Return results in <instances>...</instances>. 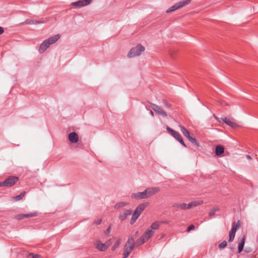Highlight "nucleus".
<instances>
[{
	"label": "nucleus",
	"instance_id": "nucleus-1",
	"mask_svg": "<svg viewBox=\"0 0 258 258\" xmlns=\"http://www.w3.org/2000/svg\"><path fill=\"white\" fill-rule=\"evenodd\" d=\"M59 38L60 35L56 34L44 40L40 45L39 49V52L43 53L51 44L55 43Z\"/></svg>",
	"mask_w": 258,
	"mask_h": 258
},
{
	"label": "nucleus",
	"instance_id": "nucleus-2",
	"mask_svg": "<svg viewBox=\"0 0 258 258\" xmlns=\"http://www.w3.org/2000/svg\"><path fill=\"white\" fill-rule=\"evenodd\" d=\"M134 238L131 236L125 244L123 253V257L127 258L134 248Z\"/></svg>",
	"mask_w": 258,
	"mask_h": 258
},
{
	"label": "nucleus",
	"instance_id": "nucleus-3",
	"mask_svg": "<svg viewBox=\"0 0 258 258\" xmlns=\"http://www.w3.org/2000/svg\"><path fill=\"white\" fill-rule=\"evenodd\" d=\"M203 203V201H192L188 204H186L185 203L175 204L174 205H173V207L174 208L180 209L181 210H187L201 205Z\"/></svg>",
	"mask_w": 258,
	"mask_h": 258
},
{
	"label": "nucleus",
	"instance_id": "nucleus-4",
	"mask_svg": "<svg viewBox=\"0 0 258 258\" xmlns=\"http://www.w3.org/2000/svg\"><path fill=\"white\" fill-rule=\"evenodd\" d=\"M145 49V47L139 44L130 50L127 54V56L128 57L132 58L140 55L142 52L144 51Z\"/></svg>",
	"mask_w": 258,
	"mask_h": 258
},
{
	"label": "nucleus",
	"instance_id": "nucleus-5",
	"mask_svg": "<svg viewBox=\"0 0 258 258\" xmlns=\"http://www.w3.org/2000/svg\"><path fill=\"white\" fill-rule=\"evenodd\" d=\"M19 181V177L10 176L4 181L0 182V186L12 187Z\"/></svg>",
	"mask_w": 258,
	"mask_h": 258
},
{
	"label": "nucleus",
	"instance_id": "nucleus-6",
	"mask_svg": "<svg viewBox=\"0 0 258 258\" xmlns=\"http://www.w3.org/2000/svg\"><path fill=\"white\" fill-rule=\"evenodd\" d=\"M240 221H238L237 223H235V222L232 223V228L229 232L228 242H231L234 240L235 235V233L237 230L238 229L240 228Z\"/></svg>",
	"mask_w": 258,
	"mask_h": 258
},
{
	"label": "nucleus",
	"instance_id": "nucleus-7",
	"mask_svg": "<svg viewBox=\"0 0 258 258\" xmlns=\"http://www.w3.org/2000/svg\"><path fill=\"white\" fill-rule=\"evenodd\" d=\"M166 130L176 140H177L182 146H183L184 147H186V146L184 143L180 134L178 132L172 130L168 126L166 127Z\"/></svg>",
	"mask_w": 258,
	"mask_h": 258
},
{
	"label": "nucleus",
	"instance_id": "nucleus-8",
	"mask_svg": "<svg viewBox=\"0 0 258 258\" xmlns=\"http://www.w3.org/2000/svg\"><path fill=\"white\" fill-rule=\"evenodd\" d=\"M191 0H185L183 1L179 2L176 4H175L174 5L172 6V7H170L166 11V12L167 13H169L172 12H173L176 10H178L180 8H181L185 6L188 5L190 2Z\"/></svg>",
	"mask_w": 258,
	"mask_h": 258
},
{
	"label": "nucleus",
	"instance_id": "nucleus-9",
	"mask_svg": "<svg viewBox=\"0 0 258 258\" xmlns=\"http://www.w3.org/2000/svg\"><path fill=\"white\" fill-rule=\"evenodd\" d=\"M151 107L152 109L158 114L161 115L163 117H167V113L164 111L161 107L155 104L152 103Z\"/></svg>",
	"mask_w": 258,
	"mask_h": 258
},
{
	"label": "nucleus",
	"instance_id": "nucleus-10",
	"mask_svg": "<svg viewBox=\"0 0 258 258\" xmlns=\"http://www.w3.org/2000/svg\"><path fill=\"white\" fill-rule=\"evenodd\" d=\"M92 0H80L72 3V5L76 8H81L89 5Z\"/></svg>",
	"mask_w": 258,
	"mask_h": 258
},
{
	"label": "nucleus",
	"instance_id": "nucleus-11",
	"mask_svg": "<svg viewBox=\"0 0 258 258\" xmlns=\"http://www.w3.org/2000/svg\"><path fill=\"white\" fill-rule=\"evenodd\" d=\"M160 188L158 187H149L145 190L146 193L147 198L151 197L152 196L158 193L160 191Z\"/></svg>",
	"mask_w": 258,
	"mask_h": 258
},
{
	"label": "nucleus",
	"instance_id": "nucleus-12",
	"mask_svg": "<svg viewBox=\"0 0 258 258\" xmlns=\"http://www.w3.org/2000/svg\"><path fill=\"white\" fill-rule=\"evenodd\" d=\"M131 197L132 198L136 200H140L147 198L146 196V193H145V190L143 192L133 193L131 194Z\"/></svg>",
	"mask_w": 258,
	"mask_h": 258
},
{
	"label": "nucleus",
	"instance_id": "nucleus-13",
	"mask_svg": "<svg viewBox=\"0 0 258 258\" xmlns=\"http://www.w3.org/2000/svg\"><path fill=\"white\" fill-rule=\"evenodd\" d=\"M94 246L96 249L100 251H105L107 249L106 245L102 243L100 240H97L94 243Z\"/></svg>",
	"mask_w": 258,
	"mask_h": 258
},
{
	"label": "nucleus",
	"instance_id": "nucleus-14",
	"mask_svg": "<svg viewBox=\"0 0 258 258\" xmlns=\"http://www.w3.org/2000/svg\"><path fill=\"white\" fill-rule=\"evenodd\" d=\"M221 119L227 125L231 126L232 128H236L238 126L236 123L228 118L226 117L221 118Z\"/></svg>",
	"mask_w": 258,
	"mask_h": 258
},
{
	"label": "nucleus",
	"instance_id": "nucleus-15",
	"mask_svg": "<svg viewBox=\"0 0 258 258\" xmlns=\"http://www.w3.org/2000/svg\"><path fill=\"white\" fill-rule=\"evenodd\" d=\"M68 138L69 141L72 143H76L78 142V136L75 132H73L69 134Z\"/></svg>",
	"mask_w": 258,
	"mask_h": 258
},
{
	"label": "nucleus",
	"instance_id": "nucleus-16",
	"mask_svg": "<svg viewBox=\"0 0 258 258\" xmlns=\"http://www.w3.org/2000/svg\"><path fill=\"white\" fill-rule=\"evenodd\" d=\"M246 239L245 235H243L242 237L239 239L238 244V252L240 253L243 248Z\"/></svg>",
	"mask_w": 258,
	"mask_h": 258
},
{
	"label": "nucleus",
	"instance_id": "nucleus-17",
	"mask_svg": "<svg viewBox=\"0 0 258 258\" xmlns=\"http://www.w3.org/2000/svg\"><path fill=\"white\" fill-rule=\"evenodd\" d=\"M37 215H38V214L37 212H32V213H31L29 214H20V215H18L17 218L18 219L22 220L24 218L33 217L37 216Z\"/></svg>",
	"mask_w": 258,
	"mask_h": 258
},
{
	"label": "nucleus",
	"instance_id": "nucleus-18",
	"mask_svg": "<svg viewBox=\"0 0 258 258\" xmlns=\"http://www.w3.org/2000/svg\"><path fill=\"white\" fill-rule=\"evenodd\" d=\"M155 232L153 230L148 229L147 230L143 236L144 237L145 240H148L152 236H153Z\"/></svg>",
	"mask_w": 258,
	"mask_h": 258
},
{
	"label": "nucleus",
	"instance_id": "nucleus-19",
	"mask_svg": "<svg viewBox=\"0 0 258 258\" xmlns=\"http://www.w3.org/2000/svg\"><path fill=\"white\" fill-rule=\"evenodd\" d=\"M132 211L129 210L124 211L119 215V218L121 221L124 220L128 216L131 214Z\"/></svg>",
	"mask_w": 258,
	"mask_h": 258
},
{
	"label": "nucleus",
	"instance_id": "nucleus-20",
	"mask_svg": "<svg viewBox=\"0 0 258 258\" xmlns=\"http://www.w3.org/2000/svg\"><path fill=\"white\" fill-rule=\"evenodd\" d=\"M224 151V147L221 145H218L216 147L215 153L218 156H220Z\"/></svg>",
	"mask_w": 258,
	"mask_h": 258
},
{
	"label": "nucleus",
	"instance_id": "nucleus-21",
	"mask_svg": "<svg viewBox=\"0 0 258 258\" xmlns=\"http://www.w3.org/2000/svg\"><path fill=\"white\" fill-rule=\"evenodd\" d=\"M179 127H180V131H181V133H182V134L187 139H188L190 136L189 131L186 128H185L183 126H182L181 125H179Z\"/></svg>",
	"mask_w": 258,
	"mask_h": 258
},
{
	"label": "nucleus",
	"instance_id": "nucleus-22",
	"mask_svg": "<svg viewBox=\"0 0 258 258\" xmlns=\"http://www.w3.org/2000/svg\"><path fill=\"white\" fill-rule=\"evenodd\" d=\"M146 204H142L139 205L136 209L135 212L137 213V214H139V215H141L142 212L144 211L145 208H146Z\"/></svg>",
	"mask_w": 258,
	"mask_h": 258
},
{
	"label": "nucleus",
	"instance_id": "nucleus-23",
	"mask_svg": "<svg viewBox=\"0 0 258 258\" xmlns=\"http://www.w3.org/2000/svg\"><path fill=\"white\" fill-rule=\"evenodd\" d=\"M139 216L140 215H139V214H137V213L134 212V213L133 214L132 219L130 221L131 224H133L136 222V221Z\"/></svg>",
	"mask_w": 258,
	"mask_h": 258
},
{
	"label": "nucleus",
	"instance_id": "nucleus-24",
	"mask_svg": "<svg viewBox=\"0 0 258 258\" xmlns=\"http://www.w3.org/2000/svg\"><path fill=\"white\" fill-rule=\"evenodd\" d=\"M162 104L164 105L165 108L169 109H172V104L169 103L168 101H167L165 99H163L162 101Z\"/></svg>",
	"mask_w": 258,
	"mask_h": 258
},
{
	"label": "nucleus",
	"instance_id": "nucleus-25",
	"mask_svg": "<svg viewBox=\"0 0 258 258\" xmlns=\"http://www.w3.org/2000/svg\"><path fill=\"white\" fill-rule=\"evenodd\" d=\"M187 139L192 144H193L195 145H196L197 147H200V144H199V143L198 142V141L196 140V139L195 138H193V137L190 136Z\"/></svg>",
	"mask_w": 258,
	"mask_h": 258
},
{
	"label": "nucleus",
	"instance_id": "nucleus-26",
	"mask_svg": "<svg viewBox=\"0 0 258 258\" xmlns=\"http://www.w3.org/2000/svg\"><path fill=\"white\" fill-rule=\"evenodd\" d=\"M160 226V222L159 221H156L153 223L151 225V230H157L158 229Z\"/></svg>",
	"mask_w": 258,
	"mask_h": 258
},
{
	"label": "nucleus",
	"instance_id": "nucleus-27",
	"mask_svg": "<svg viewBox=\"0 0 258 258\" xmlns=\"http://www.w3.org/2000/svg\"><path fill=\"white\" fill-rule=\"evenodd\" d=\"M121 243V239L118 238L116 242L114 243V244L113 245V246L111 248V250L112 251H114L118 246L120 245Z\"/></svg>",
	"mask_w": 258,
	"mask_h": 258
},
{
	"label": "nucleus",
	"instance_id": "nucleus-28",
	"mask_svg": "<svg viewBox=\"0 0 258 258\" xmlns=\"http://www.w3.org/2000/svg\"><path fill=\"white\" fill-rule=\"evenodd\" d=\"M146 241H147V240H145L144 237L142 235L136 241V244L138 245H140L144 243Z\"/></svg>",
	"mask_w": 258,
	"mask_h": 258
},
{
	"label": "nucleus",
	"instance_id": "nucleus-29",
	"mask_svg": "<svg viewBox=\"0 0 258 258\" xmlns=\"http://www.w3.org/2000/svg\"><path fill=\"white\" fill-rule=\"evenodd\" d=\"M127 205V203L125 202H119L114 205V208L118 209L121 207H123Z\"/></svg>",
	"mask_w": 258,
	"mask_h": 258
},
{
	"label": "nucleus",
	"instance_id": "nucleus-30",
	"mask_svg": "<svg viewBox=\"0 0 258 258\" xmlns=\"http://www.w3.org/2000/svg\"><path fill=\"white\" fill-rule=\"evenodd\" d=\"M25 192L24 191V192H22L20 195L15 197L14 198L16 201H19V200H21L24 197V196H25Z\"/></svg>",
	"mask_w": 258,
	"mask_h": 258
},
{
	"label": "nucleus",
	"instance_id": "nucleus-31",
	"mask_svg": "<svg viewBox=\"0 0 258 258\" xmlns=\"http://www.w3.org/2000/svg\"><path fill=\"white\" fill-rule=\"evenodd\" d=\"M227 242L225 240H224L219 245V248L220 249H223L227 246Z\"/></svg>",
	"mask_w": 258,
	"mask_h": 258
},
{
	"label": "nucleus",
	"instance_id": "nucleus-32",
	"mask_svg": "<svg viewBox=\"0 0 258 258\" xmlns=\"http://www.w3.org/2000/svg\"><path fill=\"white\" fill-rule=\"evenodd\" d=\"M28 257L29 258H39L40 255L37 254H34L33 253H31L29 254Z\"/></svg>",
	"mask_w": 258,
	"mask_h": 258
},
{
	"label": "nucleus",
	"instance_id": "nucleus-33",
	"mask_svg": "<svg viewBox=\"0 0 258 258\" xmlns=\"http://www.w3.org/2000/svg\"><path fill=\"white\" fill-rule=\"evenodd\" d=\"M218 211V209H213L211 210L209 212V216H213L216 211Z\"/></svg>",
	"mask_w": 258,
	"mask_h": 258
},
{
	"label": "nucleus",
	"instance_id": "nucleus-34",
	"mask_svg": "<svg viewBox=\"0 0 258 258\" xmlns=\"http://www.w3.org/2000/svg\"><path fill=\"white\" fill-rule=\"evenodd\" d=\"M111 239H109L108 241H107L104 244L106 245L107 249L110 246V245L111 244Z\"/></svg>",
	"mask_w": 258,
	"mask_h": 258
},
{
	"label": "nucleus",
	"instance_id": "nucleus-35",
	"mask_svg": "<svg viewBox=\"0 0 258 258\" xmlns=\"http://www.w3.org/2000/svg\"><path fill=\"white\" fill-rule=\"evenodd\" d=\"M195 226L193 225H191L188 227V228L187 229V231L189 232L190 231L195 229Z\"/></svg>",
	"mask_w": 258,
	"mask_h": 258
},
{
	"label": "nucleus",
	"instance_id": "nucleus-36",
	"mask_svg": "<svg viewBox=\"0 0 258 258\" xmlns=\"http://www.w3.org/2000/svg\"><path fill=\"white\" fill-rule=\"evenodd\" d=\"M101 222H102V220L101 219H99L97 221H95V223L96 225H99L101 223Z\"/></svg>",
	"mask_w": 258,
	"mask_h": 258
},
{
	"label": "nucleus",
	"instance_id": "nucleus-37",
	"mask_svg": "<svg viewBox=\"0 0 258 258\" xmlns=\"http://www.w3.org/2000/svg\"><path fill=\"white\" fill-rule=\"evenodd\" d=\"M4 32V28L2 27H0V35L2 34Z\"/></svg>",
	"mask_w": 258,
	"mask_h": 258
},
{
	"label": "nucleus",
	"instance_id": "nucleus-38",
	"mask_svg": "<svg viewBox=\"0 0 258 258\" xmlns=\"http://www.w3.org/2000/svg\"><path fill=\"white\" fill-rule=\"evenodd\" d=\"M246 158H247V159H248V160H250V159H251V157H250L249 155H246Z\"/></svg>",
	"mask_w": 258,
	"mask_h": 258
},
{
	"label": "nucleus",
	"instance_id": "nucleus-39",
	"mask_svg": "<svg viewBox=\"0 0 258 258\" xmlns=\"http://www.w3.org/2000/svg\"><path fill=\"white\" fill-rule=\"evenodd\" d=\"M150 113H151V114L152 115H153V114H153V112L152 111H150Z\"/></svg>",
	"mask_w": 258,
	"mask_h": 258
},
{
	"label": "nucleus",
	"instance_id": "nucleus-40",
	"mask_svg": "<svg viewBox=\"0 0 258 258\" xmlns=\"http://www.w3.org/2000/svg\"><path fill=\"white\" fill-rule=\"evenodd\" d=\"M39 23H43V22H36V24Z\"/></svg>",
	"mask_w": 258,
	"mask_h": 258
}]
</instances>
